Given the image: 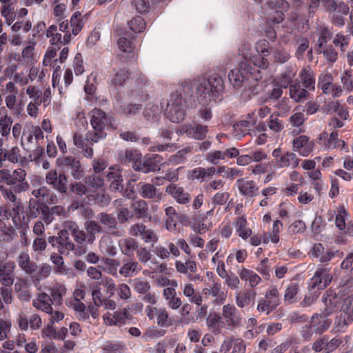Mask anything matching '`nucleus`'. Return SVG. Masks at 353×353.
<instances>
[{
    "label": "nucleus",
    "mask_w": 353,
    "mask_h": 353,
    "mask_svg": "<svg viewBox=\"0 0 353 353\" xmlns=\"http://www.w3.org/2000/svg\"><path fill=\"white\" fill-rule=\"evenodd\" d=\"M132 4L140 13L148 12L150 6L148 0H133Z\"/></svg>",
    "instance_id": "obj_47"
},
{
    "label": "nucleus",
    "mask_w": 353,
    "mask_h": 353,
    "mask_svg": "<svg viewBox=\"0 0 353 353\" xmlns=\"http://www.w3.org/2000/svg\"><path fill=\"white\" fill-rule=\"evenodd\" d=\"M12 119L7 114L0 119V132L3 137L7 136L10 131Z\"/></svg>",
    "instance_id": "obj_35"
},
{
    "label": "nucleus",
    "mask_w": 353,
    "mask_h": 353,
    "mask_svg": "<svg viewBox=\"0 0 353 353\" xmlns=\"http://www.w3.org/2000/svg\"><path fill=\"white\" fill-rule=\"evenodd\" d=\"M158 112V106L149 103L145 108L143 114L146 120L150 121H155L157 119Z\"/></svg>",
    "instance_id": "obj_28"
},
{
    "label": "nucleus",
    "mask_w": 353,
    "mask_h": 353,
    "mask_svg": "<svg viewBox=\"0 0 353 353\" xmlns=\"http://www.w3.org/2000/svg\"><path fill=\"white\" fill-rule=\"evenodd\" d=\"M263 78L261 70L252 65L248 61H241L238 66L228 73V80L232 87L238 90L250 81H259Z\"/></svg>",
    "instance_id": "obj_1"
},
{
    "label": "nucleus",
    "mask_w": 353,
    "mask_h": 353,
    "mask_svg": "<svg viewBox=\"0 0 353 353\" xmlns=\"http://www.w3.org/2000/svg\"><path fill=\"white\" fill-rule=\"evenodd\" d=\"M134 77H130V73L129 71L125 68L120 69L118 72L114 74L113 79H112V83L115 87L123 86L125 82L128 80L133 79Z\"/></svg>",
    "instance_id": "obj_19"
},
{
    "label": "nucleus",
    "mask_w": 353,
    "mask_h": 353,
    "mask_svg": "<svg viewBox=\"0 0 353 353\" xmlns=\"http://www.w3.org/2000/svg\"><path fill=\"white\" fill-rule=\"evenodd\" d=\"M121 108L124 114L134 116L141 111L143 105L141 104L128 103L122 105Z\"/></svg>",
    "instance_id": "obj_32"
},
{
    "label": "nucleus",
    "mask_w": 353,
    "mask_h": 353,
    "mask_svg": "<svg viewBox=\"0 0 353 353\" xmlns=\"http://www.w3.org/2000/svg\"><path fill=\"white\" fill-rule=\"evenodd\" d=\"M150 288V285L147 281H139L134 284V290L141 294H145Z\"/></svg>",
    "instance_id": "obj_61"
},
{
    "label": "nucleus",
    "mask_w": 353,
    "mask_h": 353,
    "mask_svg": "<svg viewBox=\"0 0 353 353\" xmlns=\"http://www.w3.org/2000/svg\"><path fill=\"white\" fill-rule=\"evenodd\" d=\"M141 228H143V232L141 233L143 239L146 241H156L157 238L154 233V232L151 230H145V226L141 225L140 226Z\"/></svg>",
    "instance_id": "obj_58"
},
{
    "label": "nucleus",
    "mask_w": 353,
    "mask_h": 353,
    "mask_svg": "<svg viewBox=\"0 0 353 353\" xmlns=\"http://www.w3.org/2000/svg\"><path fill=\"white\" fill-rule=\"evenodd\" d=\"M121 162L125 165L132 164V168L137 171L138 168L141 165L142 159L141 153L135 149H127L124 152L119 153Z\"/></svg>",
    "instance_id": "obj_9"
},
{
    "label": "nucleus",
    "mask_w": 353,
    "mask_h": 353,
    "mask_svg": "<svg viewBox=\"0 0 353 353\" xmlns=\"http://www.w3.org/2000/svg\"><path fill=\"white\" fill-rule=\"evenodd\" d=\"M225 90L224 81L217 74L210 75L207 81L196 88L198 100L201 104L208 105L218 99Z\"/></svg>",
    "instance_id": "obj_2"
},
{
    "label": "nucleus",
    "mask_w": 353,
    "mask_h": 353,
    "mask_svg": "<svg viewBox=\"0 0 353 353\" xmlns=\"http://www.w3.org/2000/svg\"><path fill=\"white\" fill-rule=\"evenodd\" d=\"M41 203L34 199H30L29 201L28 209L26 211V214L29 218H36L40 212Z\"/></svg>",
    "instance_id": "obj_29"
},
{
    "label": "nucleus",
    "mask_w": 353,
    "mask_h": 353,
    "mask_svg": "<svg viewBox=\"0 0 353 353\" xmlns=\"http://www.w3.org/2000/svg\"><path fill=\"white\" fill-rule=\"evenodd\" d=\"M177 202L179 203H187L190 201V194L185 192L183 188L179 187L177 190L175 192V197Z\"/></svg>",
    "instance_id": "obj_44"
},
{
    "label": "nucleus",
    "mask_w": 353,
    "mask_h": 353,
    "mask_svg": "<svg viewBox=\"0 0 353 353\" xmlns=\"http://www.w3.org/2000/svg\"><path fill=\"white\" fill-rule=\"evenodd\" d=\"M309 141V137L305 135H301L293 140L292 145L294 150L301 151L300 150L303 148Z\"/></svg>",
    "instance_id": "obj_43"
},
{
    "label": "nucleus",
    "mask_w": 353,
    "mask_h": 353,
    "mask_svg": "<svg viewBox=\"0 0 353 353\" xmlns=\"http://www.w3.org/2000/svg\"><path fill=\"white\" fill-rule=\"evenodd\" d=\"M101 248L103 251L110 256H114L117 253V248L112 244L111 239L109 237L103 239Z\"/></svg>",
    "instance_id": "obj_40"
},
{
    "label": "nucleus",
    "mask_w": 353,
    "mask_h": 353,
    "mask_svg": "<svg viewBox=\"0 0 353 353\" xmlns=\"http://www.w3.org/2000/svg\"><path fill=\"white\" fill-rule=\"evenodd\" d=\"M290 95L296 102H301L307 98L309 93L305 88H301L300 83L298 82L290 85Z\"/></svg>",
    "instance_id": "obj_16"
},
{
    "label": "nucleus",
    "mask_w": 353,
    "mask_h": 353,
    "mask_svg": "<svg viewBox=\"0 0 353 353\" xmlns=\"http://www.w3.org/2000/svg\"><path fill=\"white\" fill-rule=\"evenodd\" d=\"M235 310L234 306L229 304L224 305L223 307V316L225 318L228 325L229 326H236L239 324L238 321L233 318V314Z\"/></svg>",
    "instance_id": "obj_27"
},
{
    "label": "nucleus",
    "mask_w": 353,
    "mask_h": 353,
    "mask_svg": "<svg viewBox=\"0 0 353 353\" xmlns=\"http://www.w3.org/2000/svg\"><path fill=\"white\" fill-rule=\"evenodd\" d=\"M192 130L194 132V137L199 140L203 139L208 131V126L201 124H196Z\"/></svg>",
    "instance_id": "obj_42"
},
{
    "label": "nucleus",
    "mask_w": 353,
    "mask_h": 353,
    "mask_svg": "<svg viewBox=\"0 0 353 353\" xmlns=\"http://www.w3.org/2000/svg\"><path fill=\"white\" fill-rule=\"evenodd\" d=\"M106 176L109 181H111L110 185V189L111 191L117 192L123 188V185L121 184L123 181V178L121 175L116 173H113L109 172Z\"/></svg>",
    "instance_id": "obj_23"
},
{
    "label": "nucleus",
    "mask_w": 353,
    "mask_h": 353,
    "mask_svg": "<svg viewBox=\"0 0 353 353\" xmlns=\"http://www.w3.org/2000/svg\"><path fill=\"white\" fill-rule=\"evenodd\" d=\"M56 162L59 166L71 169V174L75 179H80L84 175V170L81 166L80 161L77 160L74 157H59L57 159Z\"/></svg>",
    "instance_id": "obj_6"
},
{
    "label": "nucleus",
    "mask_w": 353,
    "mask_h": 353,
    "mask_svg": "<svg viewBox=\"0 0 353 353\" xmlns=\"http://www.w3.org/2000/svg\"><path fill=\"white\" fill-rule=\"evenodd\" d=\"M319 316L316 314L312 317V326L316 334H321L326 331L331 325V321L325 319H320Z\"/></svg>",
    "instance_id": "obj_15"
},
{
    "label": "nucleus",
    "mask_w": 353,
    "mask_h": 353,
    "mask_svg": "<svg viewBox=\"0 0 353 353\" xmlns=\"http://www.w3.org/2000/svg\"><path fill=\"white\" fill-rule=\"evenodd\" d=\"M156 315L157 316V324L159 326H167L171 325L170 323H167L168 314L165 309H159L157 310Z\"/></svg>",
    "instance_id": "obj_49"
},
{
    "label": "nucleus",
    "mask_w": 353,
    "mask_h": 353,
    "mask_svg": "<svg viewBox=\"0 0 353 353\" xmlns=\"http://www.w3.org/2000/svg\"><path fill=\"white\" fill-rule=\"evenodd\" d=\"M33 305L36 308L41 309L46 313H52L53 309L52 306L45 300L33 301Z\"/></svg>",
    "instance_id": "obj_52"
},
{
    "label": "nucleus",
    "mask_w": 353,
    "mask_h": 353,
    "mask_svg": "<svg viewBox=\"0 0 353 353\" xmlns=\"http://www.w3.org/2000/svg\"><path fill=\"white\" fill-rule=\"evenodd\" d=\"M69 189L71 192L79 196L85 194L88 191L86 186L81 182H75L74 183H71Z\"/></svg>",
    "instance_id": "obj_41"
},
{
    "label": "nucleus",
    "mask_w": 353,
    "mask_h": 353,
    "mask_svg": "<svg viewBox=\"0 0 353 353\" xmlns=\"http://www.w3.org/2000/svg\"><path fill=\"white\" fill-rule=\"evenodd\" d=\"M206 323L214 332H219V330L225 325V323L222 320L221 315L216 312H210Z\"/></svg>",
    "instance_id": "obj_13"
},
{
    "label": "nucleus",
    "mask_w": 353,
    "mask_h": 353,
    "mask_svg": "<svg viewBox=\"0 0 353 353\" xmlns=\"http://www.w3.org/2000/svg\"><path fill=\"white\" fill-rule=\"evenodd\" d=\"M165 211L166 215L168 216V219L165 221L166 228L170 230H176V225H177V223H176L177 212H176V210L173 207L170 206V207H168L167 208H165Z\"/></svg>",
    "instance_id": "obj_21"
},
{
    "label": "nucleus",
    "mask_w": 353,
    "mask_h": 353,
    "mask_svg": "<svg viewBox=\"0 0 353 353\" xmlns=\"http://www.w3.org/2000/svg\"><path fill=\"white\" fill-rule=\"evenodd\" d=\"M85 228L88 232L101 233L102 228L94 221H87L85 222Z\"/></svg>",
    "instance_id": "obj_53"
},
{
    "label": "nucleus",
    "mask_w": 353,
    "mask_h": 353,
    "mask_svg": "<svg viewBox=\"0 0 353 353\" xmlns=\"http://www.w3.org/2000/svg\"><path fill=\"white\" fill-rule=\"evenodd\" d=\"M130 29L134 32H141L146 28V23L143 18L141 16H137L128 21Z\"/></svg>",
    "instance_id": "obj_26"
},
{
    "label": "nucleus",
    "mask_w": 353,
    "mask_h": 353,
    "mask_svg": "<svg viewBox=\"0 0 353 353\" xmlns=\"http://www.w3.org/2000/svg\"><path fill=\"white\" fill-rule=\"evenodd\" d=\"M279 305V300H272V301H261L258 304L257 309L261 312H267V314L270 313V311L274 310L276 306Z\"/></svg>",
    "instance_id": "obj_36"
},
{
    "label": "nucleus",
    "mask_w": 353,
    "mask_h": 353,
    "mask_svg": "<svg viewBox=\"0 0 353 353\" xmlns=\"http://www.w3.org/2000/svg\"><path fill=\"white\" fill-rule=\"evenodd\" d=\"M299 290V288L297 283H292L288 285L284 295V301L287 305L296 302V296Z\"/></svg>",
    "instance_id": "obj_22"
},
{
    "label": "nucleus",
    "mask_w": 353,
    "mask_h": 353,
    "mask_svg": "<svg viewBox=\"0 0 353 353\" xmlns=\"http://www.w3.org/2000/svg\"><path fill=\"white\" fill-rule=\"evenodd\" d=\"M263 54H256L250 57V61L257 68L261 69H266L269 66V62Z\"/></svg>",
    "instance_id": "obj_31"
},
{
    "label": "nucleus",
    "mask_w": 353,
    "mask_h": 353,
    "mask_svg": "<svg viewBox=\"0 0 353 353\" xmlns=\"http://www.w3.org/2000/svg\"><path fill=\"white\" fill-rule=\"evenodd\" d=\"M255 295V292L252 290L245 292L244 293H239L236 297L237 305L243 307L245 305L254 303Z\"/></svg>",
    "instance_id": "obj_24"
},
{
    "label": "nucleus",
    "mask_w": 353,
    "mask_h": 353,
    "mask_svg": "<svg viewBox=\"0 0 353 353\" xmlns=\"http://www.w3.org/2000/svg\"><path fill=\"white\" fill-rule=\"evenodd\" d=\"M265 5L270 10H281L288 11L290 8V4L285 0H269Z\"/></svg>",
    "instance_id": "obj_30"
},
{
    "label": "nucleus",
    "mask_w": 353,
    "mask_h": 353,
    "mask_svg": "<svg viewBox=\"0 0 353 353\" xmlns=\"http://www.w3.org/2000/svg\"><path fill=\"white\" fill-rule=\"evenodd\" d=\"M133 44V41L126 37H121L118 40L119 49L125 52H132L134 48Z\"/></svg>",
    "instance_id": "obj_39"
},
{
    "label": "nucleus",
    "mask_w": 353,
    "mask_h": 353,
    "mask_svg": "<svg viewBox=\"0 0 353 353\" xmlns=\"http://www.w3.org/2000/svg\"><path fill=\"white\" fill-rule=\"evenodd\" d=\"M269 128L274 132H280L283 129V125L279 122L278 119L272 115L270 118Z\"/></svg>",
    "instance_id": "obj_63"
},
{
    "label": "nucleus",
    "mask_w": 353,
    "mask_h": 353,
    "mask_svg": "<svg viewBox=\"0 0 353 353\" xmlns=\"http://www.w3.org/2000/svg\"><path fill=\"white\" fill-rule=\"evenodd\" d=\"M23 269L30 274L31 276L35 279L37 281H41V279L46 278L50 271L51 266H40L41 268L37 272L38 266H21Z\"/></svg>",
    "instance_id": "obj_12"
},
{
    "label": "nucleus",
    "mask_w": 353,
    "mask_h": 353,
    "mask_svg": "<svg viewBox=\"0 0 353 353\" xmlns=\"http://www.w3.org/2000/svg\"><path fill=\"white\" fill-rule=\"evenodd\" d=\"M91 114L90 123L94 130V132L91 134L90 139L93 142H97L99 139L106 137L104 130L108 124L111 125L112 117L108 116L102 110L98 108L93 109L91 111Z\"/></svg>",
    "instance_id": "obj_5"
},
{
    "label": "nucleus",
    "mask_w": 353,
    "mask_h": 353,
    "mask_svg": "<svg viewBox=\"0 0 353 353\" xmlns=\"http://www.w3.org/2000/svg\"><path fill=\"white\" fill-rule=\"evenodd\" d=\"M74 72L76 74H81L83 72V59L82 55L81 53L78 52L76 54L74 57Z\"/></svg>",
    "instance_id": "obj_56"
},
{
    "label": "nucleus",
    "mask_w": 353,
    "mask_h": 353,
    "mask_svg": "<svg viewBox=\"0 0 353 353\" xmlns=\"http://www.w3.org/2000/svg\"><path fill=\"white\" fill-rule=\"evenodd\" d=\"M69 230H71V234L77 243H82L85 241L86 234L83 231L79 230L77 225H71Z\"/></svg>",
    "instance_id": "obj_37"
},
{
    "label": "nucleus",
    "mask_w": 353,
    "mask_h": 353,
    "mask_svg": "<svg viewBox=\"0 0 353 353\" xmlns=\"http://www.w3.org/2000/svg\"><path fill=\"white\" fill-rule=\"evenodd\" d=\"M332 34L327 27H323L321 31V36L319 38L318 43L319 48H323L327 43V39H331Z\"/></svg>",
    "instance_id": "obj_48"
},
{
    "label": "nucleus",
    "mask_w": 353,
    "mask_h": 353,
    "mask_svg": "<svg viewBox=\"0 0 353 353\" xmlns=\"http://www.w3.org/2000/svg\"><path fill=\"white\" fill-rule=\"evenodd\" d=\"M255 48L257 54L268 56L270 53V43L266 39H261L256 43Z\"/></svg>",
    "instance_id": "obj_38"
},
{
    "label": "nucleus",
    "mask_w": 353,
    "mask_h": 353,
    "mask_svg": "<svg viewBox=\"0 0 353 353\" xmlns=\"http://www.w3.org/2000/svg\"><path fill=\"white\" fill-rule=\"evenodd\" d=\"M135 215L139 219H150V215L148 213V204L144 200H139L135 201L132 205Z\"/></svg>",
    "instance_id": "obj_17"
},
{
    "label": "nucleus",
    "mask_w": 353,
    "mask_h": 353,
    "mask_svg": "<svg viewBox=\"0 0 353 353\" xmlns=\"http://www.w3.org/2000/svg\"><path fill=\"white\" fill-rule=\"evenodd\" d=\"M157 188L155 186L150 183H145L141 185V195L145 199H153L157 194Z\"/></svg>",
    "instance_id": "obj_33"
},
{
    "label": "nucleus",
    "mask_w": 353,
    "mask_h": 353,
    "mask_svg": "<svg viewBox=\"0 0 353 353\" xmlns=\"http://www.w3.org/2000/svg\"><path fill=\"white\" fill-rule=\"evenodd\" d=\"M134 216L133 214L131 213L129 210L126 208H121L117 215V219L120 223H124L127 222L129 219Z\"/></svg>",
    "instance_id": "obj_55"
},
{
    "label": "nucleus",
    "mask_w": 353,
    "mask_h": 353,
    "mask_svg": "<svg viewBox=\"0 0 353 353\" xmlns=\"http://www.w3.org/2000/svg\"><path fill=\"white\" fill-rule=\"evenodd\" d=\"M186 101L181 92L176 90L170 96L165 110V116L172 123H179L185 119Z\"/></svg>",
    "instance_id": "obj_4"
},
{
    "label": "nucleus",
    "mask_w": 353,
    "mask_h": 353,
    "mask_svg": "<svg viewBox=\"0 0 353 353\" xmlns=\"http://www.w3.org/2000/svg\"><path fill=\"white\" fill-rule=\"evenodd\" d=\"M301 78L305 88L308 89H314L315 80L313 72L311 70L304 69L301 73Z\"/></svg>",
    "instance_id": "obj_25"
},
{
    "label": "nucleus",
    "mask_w": 353,
    "mask_h": 353,
    "mask_svg": "<svg viewBox=\"0 0 353 353\" xmlns=\"http://www.w3.org/2000/svg\"><path fill=\"white\" fill-rule=\"evenodd\" d=\"M40 211L43 216V220L46 224H49L52 221V216L50 214L49 207L44 203H41Z\"/></svg>",
    "instance_id": "obj_51"
},
{
    "label": "nucleus",
    "mask_w": 353,
    "mask_h": 353,
    "mask_svg": "<svg viewBox=\"0 0 353 353\" xmlns=\"http://www.w3.org/2000/svg\"><path fill=\"white\" fill-rule=\"evenodd\" d=\"M295 159V154L293 152H287L280 159V166L288 167L290 165V161Z\"/></svg>",
    "instance_id": "obj_62"
},
{
    "label": "nucleus",
    "mask_w": 353,
    "mask_h": 353,
    "mask_svg": "<svg viewBox=\"0 0 353 353\" xmlns=\"http://www.w3.org/2000/svg\"><path fill=\"white\" fill-rule=\"evenodd\" d=\"M163 160L159 154H147L141 159V165L138 168V172L148 173L160 170L159 164Z\"/></svg>",
    "instance_id": "obj_8"
},
{
    "label": "nucleus",
    "mask_w": 353,
    "mask_h": 353,
    "mask_svg": "<svg viewBox=\"0 0 353 353\" xmlns=\"http://www.w3.org/2000/svg\"><path fill=\"white\" fill-rule=\"evenodd\" d=\"M332 275L327 269L321 268L317 270L309 282L310 294L306 295L301 302L303 307L310 306L317 299L320 291L325 289L332 281Z\"/></svg>",
    "instance_id": "obj_3"
},
{
    "label": "nucleus",
    "mask_w": 353,
    "mask_h": 353,
    "mask_svg": "<svg viewBox=\"0 0 353 353\" xmlns=\"http://www.w3.org/2000/svg\"><path fill=\"white\" fill-rule=\"evenodd\" d=\"M341 343V341L339 339L333 338L330 341H328V338L327 337V340H325V346H324L325 351L327 353L334 351L339 346Z\"/></svg>",
    "instance_id": "obj_54"
},
{
    "label": "nucleus",
    "mask_w": 353,
    "mask_h": 353,
    "mask_svg": "<svg viewBox=\"0 0 353 353\" xmlns=\"http://www.w3.org/2000/svg\"><path fill=\"white\" fill-rule=\"evenodd\" d=\"M95 203L99 206H106L110 203V198L109 195L104 193L97 192L93 195Z\"/></svg>",
    "instance_id": "obj_46"
},
{
    "label": "nucleus",
    "mask_w": 353,
    "mask_h": 353,
    "mask_svg": "<svg viewBox=\"0 0 353 353\" xmlns=\"http://www.w3.org/2000/svg\"><path fill=\"white\" fill-rule=\"evenodd\" d=\"M46 181L52 185L60 193H66L68 190V178L63 173L57 174L56 170H50L46 176Z\"/></svg>",
    "instance_id": "obj_7"
},
{
    "label": "nucleus",
    "mask_w": 353,
    "mask_h": 353,
    "mask_svg": "<svg viewBox=\"0 0 353 353\" xmlns=\"http://www.w3.org/2000/svg\"><path fill=\"white\" fill-rule=\"evenodd\" d=\"M336 295H333L332 290H327L326 294L322 297V301L324 303L325 307L324 310L321 314H318L320 319H327V317L330 315L336 307Z\"/></svg>",
    "instance_id": "obj_10"
},
{
    "label": "nucleus",
    "mask_w": 353,
    "mask_h": 353,
    "mask_svg": "<svg viewBox=\"0 0 353 353\" xmlns=\"http://www.w3.org/2000/svg\"><path fill=\"white\" fill-rule=\"evenodd\" d=\"M120 137L125 141L136 142L140 139V137L134 132H123Z\"/></svg>",
    "instance_id": "obj_64"
},
{
    "label": "nucleus",
    "mask_w": 353,
    "mask_h": 353,
    "mask_svg": "<svg viewBox=\"0 0 353 353\" xmlns=\"http://www.w3.org/2000/svg\"><path fill=\"white\" fill-rule=\"evenodd\" d=\"M236 184L240 192L248 196H253L254 192L258 190L252 180L245 181L244 179H240L237 180Z\"/></svg>",
    "instance_id": "obj_14"
},
{
    "label": "nucleus",
    "mask_w": 353,
    "mask_h": 353,
    "mask_svg": "<svg viewBox=\"0 0 353 353\" xmlns=\"http://www.w3.org/2000/svg\"><path fill=\"white\" fill-rule=\"evenodd\" d=\"M97 219L101 224L107 226V233L119 236V232L115 231V230H117L118 228L117 221L112 214H109L106 212H101L98 214Z\"/></svg>",
    "instance_id": "obj_11"
},
{
    "label": "nucleus",
    "mask_w": 353,
    "mask_h": 353,
    "mask_svg": "<svg viewBox=\"0 0 353 353\" xmlns=\"http://www.w3.org/2000/svg\"><path fill=\"white\" fill-rule=\"evenodd\" d=\"M84 182L92 188H98L103 186V179L99 175L92 174L85 178Z\"/></svg>",
    "instance_id": "obj_34"
},
{
    "label": "nucleus",
    "mask_w": 353,
    "mask_h": 353,
    "mask_svg": "<svg viewBox=\"0 0 353 353\" xmlns=\"http://www.w3.org/2000/svg\"><path fill=\"white\" fill-rule=\"evenodd\" d=\"M202 105L203 106L198 111V116L204 121H209L212 117L211 109L207 107L206 105Z\"/></svg>",
    "instance_id": "obj_57"
},
{
    "label": "nucleus",
    "mask_w": 353,
    "mask_h": 353,
    "mask_svg": "<svg viewBox=\"0 0 353 353\" xmlns=\"http://www.w3.org/2000/svg\"><path fill=\"white\" fill-rule=\"evenodd\" d=\"M131 317L130 312L124 309L123 311H117L114 312L113 318L116 320L114 322V325H117V322L121 323H125V319H128Z\"/></svg>",
    "instance_id": "obj_50"
},
{
    "label": "nucleus",
    "mask_w": 353,
    "mask_h": 353,
    "mask_svg": "<svg viewBox=\"0 0 353 353\" xmlns=\"http://www.w3.org/2000/svg\"><path fill=\"white\" fill-rule=\"evenodd\" d=\"M120 246L122 252L128 256L133 254L134 251L137 250L138 244L137 241L132 238H127L120 243Z\"/></svg>",
    "instance_id": "obj_20"
},
{
    "label": "nucleus",
    "mask_w": 353,
    "mask_h": 353,
    "mask_svg": "<svg viewBox=\"0 0 353 353\" xmlns=\"http://www.w3.org/2000/svg\"><path fill=\"white\" fill-rule=\"evenodd\" d=\"M229 196L230 194L228 192H218L214 196L213 203L217 205H223L227 201Z\"/></svg>",
    "instance_id": "obj_59"
},
{
    "label": "nucleus",
    "mask_w": 353,
    "mask_h": 353,
    "mask_svg": "<svg viewBox=\"0 0 353 353\" xmlns=\"http://www.w3.org/2000/svg\"><path fill=\"white\" fill-rule=\"evenodd\" d=\"M14 266H0V281L3 285L11 286L14 282L12 272Z\"/></svg>",
    "instance_id": "obj_18"
},
{
    "label": "nucleus",
    "mask_w": 353,
    "mask_h": 353,
    "mask_svg": "<svg viewBox=\"0 0 353 353\" xmlns=\"http://www.w3.org/2000/svg\"><path fill=\"white\" fill-rule=\"evenodd\" d=\"M323 54L326 59L330 62H335L337 59L338 54L332 45L323 49Z\"/></svg>",
    "instance_id": "obj_45"
},
{
    "label": "nucleus",
    "mask_w": 353,
    "mask_h": 353,
    "mask_svg": "<svg viewBox=\"0 0 353 353\" xmlns=\"http://www.w3.org/2000/svg\"><path fill=\"white\" fill-rule=\"evenodd\" d=\"M226 156V153L222 152L220 150H216L213 153H210L208 155V160L213 164H216V160L224 159Z\"/></svg>",
    "instance_id": "obj_60"
}]
</instances>
